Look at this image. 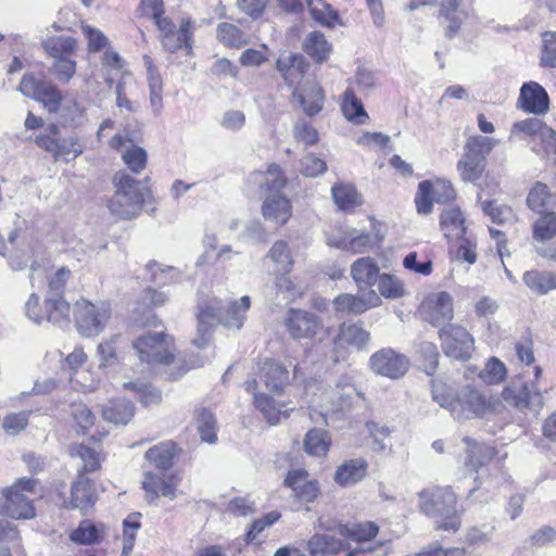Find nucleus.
<instances>
[{
  "label": "nucleus",
  "instance_id": "30",
  "mask_svg": "<svg viewBox=\"0 0 556 556\" xmlns=\"http://www.w3.org/2000/svg\"><path fill=\"white\" fill-rule=\"evenodd\" d=\"M293 97L307 116H315L321 112L325 103V91L315 79L307 80L295 88Z\"/></svg>",
  "mask_w": 556,
  "mask_h": 556
},
{
  "label": "nucleus",
  "instance_id": "29",
  "mask_svg": "<svg viewBox=\"0 0 556 556\" xmlns=\"http://www.w3.org/2000/svg\"><path fill=\"white\" fill-rule=\"evenodd\" d=\"M369 473L365 457L344 459L333 472V481L341 488H351L364 481Z\"/></svg>",
  "mask_w": 556,
  "mask_h": 556
},
{
  "label": "nucleus",
  "instance_id": "63",
  "mask_svg": "<svg viewBox=\"0 0 556 556\" xmlns=\"http://www.w3.org/2000/svg\"><path fill=\"white\" fill-rule=\"evenodd\" d=\"M223 302L216 298L199 305L197 314L198 321L202 325L222 324Z\"/></svg>",
  "mask_w": 556,
  "mask_h": 556
},
{
  "label": "nucleus",
  "instance_id": "62",
  "mask_svg": "<svg viewBox=\"0 0 556 556\" xmlns=\"http://www.w3.org/2000/svg\"><path fill=\"white\" fill-rule=\"evenodd\" d=\"M126 390L132 391L137 400L144 406L159 404L162 400L161 392L147 383L127 382L124 384Z\"/></svg>",
  "mask_w": 556,
  "mask_h": 556
},
{
  "label": "nucleus",
  "instance_id": "18",
  "mask_svg": "<svg viewBox=\"0 0 556 556\" xmlns=\"http://www.w3.org/2000/svg\"><path fill=\"white\" fill-rule=\"evenodd\" d=\"M419 509L427 517H438L457 506L458 498L451 486H430L418 493Z\"/></svg>",
  "mask_w": 556,
  "mask_h": 556
},
{
  "label": "nucleus",
  "instance_id": "27",
  "mask_svg": "<svg viewBox=\"0 0 556 556\" xmlns=\"http://www.w3.org/2000/svg\"><path fill=\"white\" fill-rule=\"evenodd\" d=\"M333 529L349 545L355 543V548L361 549L359 553L366 551L362 546L374 541L380 531L379 526L374 521L338 523Z\"/></svg>",
  "mask_w": 556,
  "mask_h": 556
},
{
  "label": "nucleus",
  "instance_id": "19",
  "mask_svg": "<svg viewBox=\"0 0 556 556\" xmlns=\"http://www.w3.org/2000/svg\"><path fill=\"white\" fill-rule=\"evenodd\" d=\"M369 365L377 375L390 379H400L408 371L410 362L405 354L384 348L370 356Z\"/></svg>",
  "mask_w": 556,
  "mask_h": 556
},
{
  "label": "nucleus",
  "instance_id": "57",
  "mask_svg": "<svg viewBox=\"0 0 556 556\" xmlns=\"http://www.w3.org/2000/svg\"><path fill=\"white\" fill-rule=\"evenodd\" d=\"M148 85L150 89V103L160 112L162 109L163 79L151 60L147 61Z\"/></svg>",
  "mask_w": 556,
  "mask_h": 556
},
{
  "label": "nucleus",
  "instance_id": "26",
  "mask_svg": "<svg viewBox=\"0 0 556 556\" xmlns=\"http://www.w3.org/2000/svg\"><path fill=\"white\" fill-rule=\"evenodd\" d=\"M517 108L535 115H544L549 110V97L536 81L525 83L517 99Z\"/></svg>",
  "mask_w": 556,
  "mask_h": 556
},
{
  "label": "nucleus",
  "instance_id": "13",
  "mask_svg": "<svg viewBox=\"0 0 556 556\" xmlns=\"http://www.w3.org/2000/svg\"><path fill=\"white\" fill-rule=\"evenodd\" d=\"M475 0H439L435 17L444 23L443 34L454 39L462 30L466 21L473 15Z\"/></svg>",
  "mask_w": 556,
  "mask_h": 556
},
{
  "label": "nucleus",
  "instance_id": "43",
  "mask_svg": "<svg viewBox=\"0 0 556 556\" xmlns=\"http://www.w3.org/2000/svg\"><path fill=\"white\" fill-rule=\"evenodd\" d=\"M71 455L78 456L83 460V466L77 471L78 475L88 476V473L99 471L102 468L104 455L84 443L74 444L71 448Z\"/></svg>",
  "mask_w": 556,
  "mask_h": 556
},
{
  "label": "nucleus",
  "instance_id": "24",
  "mask_svg": "<svg viewBox=\"0 0 556 556\" xmlns=\"http://www.w3.org/2000/svg\"><path fill=\"white\" fill-rule=\"evenodd\" d=\"M180 481L181 477L178 472L160 476L148 471L144 473L142 489L146 491L150 502L161 496L174 500L177 496V486Z\"/></svg>",
  "mask_w": 556,
  "mask_h": 556
},
{
  "label": "nucleus",
  "instance_id": "23",
  "mask_svg": "<svg viewBox=\"0 0 556 556\" xmlns=\"http://www.w3.org/2000/svg\"><path fill=\"white\" fill-rule=\"evenodd\" d=\"M363 292L362 295L351 293L339 294L333 300L334 311L340 314L359 315L381 305V298L374 289Z\"/></svg>",
  "mask_w": 556,
  "mask_h": 556
},
{
  "label": "nucleus",
  "instance_id": "51",
  "mask_svg": "<svg viewBox=\"0 0 556 556\" xmlns=\"http://www.w3.org/2000/svg\"><path fill=\"white\" fill-rule=\"evenodd\" d=\"M312 17L319 24L333 28L341 24L338 12L325 0H305Z\"/></svg>",
  "mask_w": 556,
  "mask_h": 556
},
{
  "label": "nucleus",
  "instance_id": "61",
  "mask_svg": "<svg viewBox=\"0 0 556 556\" xmlns=\"http://www.w3.org/2000/svg\"><path fill=\"white\" fill-rule=\"evenodd\" d=\"M122 160L131 173L138 175L147 167L148 155L143 148L132 144L123 151Z\"/></svg>",
  "mask_w": 556,
  "mask_h": 556
},
{
  "label": "nucleus",
  "instance_id": "55",
  "mask_svg": "<svg viewBox=\"0 0 556 556\" xmlns=\"http://www.w3.org/2000/svg\"><path fill=\"white\" fill-rule=\"evenodd\" d=\"M217 38L223 45L232 49H240L248 42L244 33L228 22H223L217 26Z\"/></svg>",
  "mask_w": 556,
  "mask_h": 556
},
{
  "label": "nucleus",
  "instance_id": "54",
  "mask_svg": "<svg viewBox=\"0 0 556 556\" xmlns=\"http://www.w3.org/2000/svg\"><path fill=\"white\" fill-rule=\"evenodd\" d=\"M136 14L140 20L152 21L155 27L169 17L165 15L164 0H140Z\"/></svg>",
  "mask_w": 556,
  "mask_h": 556
},
{
  "label": "nucleus",
  "instance_id": "33",
  "mask_svg": "<svg viewBox=\"0 0 556 556\" xmlns=\"http://www.w3.org/2000/svg\"><path fill=\"white\" fill-rule=\"evenodd\" d=\"M463 442L466 444L465 466L471 471L478 472L497 455V450L494 446L480 443L470 437H464Z\"/></svg>",
  "mask_w": 556,
  "mask_h": 556
},
{
  "label": "nucleus",
  "instance_id": "22",
  "mask_svg": "<svg viewBox=\"0 0 556 556\" xmlns=\"http://www.w3.org/2000/svg\"><path fill=\"white\" fill-rule=\"evenodd\" d=\"M257 376L268 392L274 395H282L291 384L288 368L273 358H266L258 364Z\"/></svg>",
  "mask_w": 556,
  "mask_h": 556
},
{
  "label": "nucleus",
  "instance_id": "40",
  "mask_svg": "<svg viewBox=\"0 0 556 556\" xmlns=\"http://www.w3.org/2000/svg\"><path fill=\"white\" fill-rule=\"evenodd\" d=\"M440 227L448 241L464 238L466 226L462 211L458 207L444 210L440 215Z\"/></svg>",
  "mask_w": 556,
  "mask_h": 556
},
{
  "label": "nucleus",
  "instance_id": "60",
  "mask_svg": "<svg viewBox=\"0 0 556 556\" xmlns=\"http://www.w3.org/2000/svg\"><path fill=\"white\" fill-rule=\"evenodd\" d=\"M270 258L276 263V271L279 274H288L293 267V258L286 241H276L269 250Z\"/></svg>",
  "mask_w": 556,
  "mask_h": 556
},
{
  "label": "nucleus",
  "instance_id": "53",
  "mask_svg": "<svg viewBox=\"0 0 556 556\" xmlns=\"http://www.w3.org/2000/svg\"><path fill=\"white\" fill-rule=\"evenodd\" d=\"M71 415L77 433L88 434L94 427L97 417L85 403H73Z\"/></svg>",
  "mask_w": 556,
  "mask_h": 556
},
{
  "label": "nucleus",
  "instance_id": "3",
  "mask_svg": "<svg viewBox=\"0 0 556 556\" xmlns=\"http://www.w3.org/2000/svg\"><path fill=\"white\" fill-rule=\"evenodd\" d=\"M24 126L26 130L42 129L35 136L34 143L40 150L50 154L54 162L75 160L85 150L84 143L77 135L63 137L59 124L49 123L45 125V119L31 111L27 113Z\"/></svg>",
  "mask_w": 556,
  "mask_h": 556
},
{
  "label": "nucleus",
  "instance_id": "37",
  "mask_svg": "<svg viewBox=\"0 0 556 556\" xmlns=\"http://www.w3.org/2000/svg\"><path fill=\"white\" fill-rule=\"evenodd\" d=\"M262 214L265 219L279 226L286 225L292 217L291 201L283 194L265 197L262 204Z\"/></svg>",
  "mask_w": 556,
  "mask_h": 556
},
{
  "label": "nucleus",
  "instance_id": "35",
  "mask_svg": "<svg viewBox=\"0 0 556 556\" xmlns=\"http://www.w3.org/2000/svg\"><path fill=\"white\" fill-rule=\"evenodd\" d=\"M180 453V447L174 441H163L151 446L146 453L144 458L151 466L160 471H168L173 468L176 457Z\"/></svg>",
  "mask_w": 556,
  "mask_h": 556
},
{
  "label": "nucleus",
  "instance_id": "59",
  "mask_svg": "<svg viewBox=\"0 0 556 556\" xmlns=\"http://www.w3.org/2000/svg\"><path fill=\"white\" fill-rule=\"evenodd\" d=\"M140 519V513H131L123 521V556H128L135 546L137 532L141 527Z\"/></svg>",
  "mask_w": 556,
  "mask_h": 556
},
{
  "label": "nucleus",
  "instance_id": "34",
  "mask_svg": "<svg viewBox=\"0 0 556 556\" xmlns=\"http://www.w3.org/2000/svg\"><path fill=\"white\" fill-rule=\"evenodd\" d=\"M380 276V268L377 262L370 256H363L355 260L351 265V277L358 291L372 289Z\"/></svg>",
  "mask_w": 556,
  "mask_h": 556
},
{
  "label": "nucleus",
  "instance_id": "11",
  "mask_svg": "<svg viewBox=\"0 0 556 556\" xmlns=\"http://www.w3.org/2000/svg\"><path fill=\"white\" fill-rule=\"evenodd\" d=\"M156 29L160 33V42L168 52L175 53L181 49H186L188 54L192 52L195 24L191 17H182L179 21L178 27L173 18L168 17L161 22Z\"/></svg>",
  "mask_w": 556,
  "mask_h": 556
},
{
  "label": "nucleus",
  "instance_id": "16",
  "mask_svg": "<svg viewBox=\"0 0 556 556\" xmlns=\"http://www.w3.org/2000/svg\"><path fill=\"white\" fill-rule=\"evenodd\" d=\"M283 324L294 340H314L324 329L318 315L301 308H289Z\"/></svg>",
  "mask_w": 556,
  "mask_h": 556
},
{
  "label": "nucleus",
  "instance_id": "32",
  "mask_svg": "<svg viewBox=\"0 0 556 556\" xmlns=\"http://www.w3.org/2000/svg\"><path fill=\"white\" fill-rule=\"evenodd\" d=\"M108 534V528L103 522H96L92 519H83L73 529L68 538L72 543L81 546L99 545Z\"/></svg>",
  "mask_w": 556,
  "mask_h": 556
},
{
  "label": "nucleus",
  "instance_id": "10",
  "mask_svg": "<svg viewBox=\"0 0 556 556\" xmlns=\"http://www.w3.org/2000/svg\"><path fill=\"white\" fill-rule=\"evenodd\" d=\"M457 198V192L446 178L435 177L418 184L414 198L416 211L420 215H429L433 211V204H450Z\"/></svg>",
  "mask_w": 556,
  "mask_h": 556
},
{
  "label": "nucleus",
  "instance_id": "50",
  "mask_svg": "<svg viewBox=\"0 0 556 556\" xmlns=\"http://www.w3.org/2000/svg\"><path fill=\"white\" fill-rule=\"evenodd\" d=\"M552 129L541 119L528 117L513 124L510 129V139L513 138H535L544 137Z\"/></svg>",
  "mask_w": 556,
  "mask_h": 556
},
{
  "label": "nucleus",
  "instance_id": "42",
  "mask_svg": "<svg viewBox=\"0 0 556 556\" xmlns=\"http://www.w3.org/2000/svg\"><path fill=\"white\" fill-rule=\"evenodd\" d=\"M45 52L52 60L75 56L78 41L71 36H52L42 42Z\"/></svg>",
  "mask_w": 556,
  "mask_h": 556
},
{
  "label": "nucleus",
  "instance_id": "39",
  "mask_svg": "<svg viewBox=\"0 0 556 556\" xmlns=\"http://www.w3.org/2000/svg\"><path fill=\"white\" fill-rule=\"evenodd\" d=\"M331 195L339 210L352 213L363 204L362 194L352 182L339 181L331 187Z\"/></svg>",
  "mask_w": 556,
  "mask_h": 556
},
{
  "label": "nucleus",
  "instance_id": "47",
  "mask_svg": "<svg viewBox=\"0 0 556 556\" xmlns=\"http://www.w3.org/2000/svg\"><path fill=\"white\" fill-rule=\"evenodd\" d=\"M331 49L332 47L327 41L325 35L318 30L309 33L303 42L304 52L318 64L329 58Z\"/></svg>",
  "mask_w": 556,
  "mask_h": 556
},
{
  "label": "nucleus",
  "instance_id": "46",
  "mask_svg": "<svg viewBox=\"0 0 556 556\" xmlns=\"http://www.w3.org/2000/svg\"><path fill=\"white\" fill-rule=\"evenodd\" d=\"M523 282L536 294H546L556 289V275L547 270L532 269L523 274Z\"/></svg>",
  "mask_w": 556,
  "mask_h": 556
},
{
  "label": "nucleus",
  "instance_id": "12",
  "mask_svg": "<svg viewBox=\"0 0 556 556\" xmlns=\"http://www.w3.org/2000/svg\"><path fill=\"white\" fill-rule=\"evenodd\" d=\"M443 353L455 361L467 362L475 351L472 334L458 324H446L439 332Z\"/></svg>",
  "mask_w": 556,
  "mask_h": 556
},
{
  "label": "nucleus",
  "instance_id": "20",
  "mask_svg": "<svg viewBox=\"0 0 556 556\" xmlns=\"http://www.w3.org/2000/svg\"><path fill=\"white\" fill-rule=\"evenodd\" d=\"M369 332L356 324L343 323L332 340L333 362L344 359L352 349L362 350L369 341Z\"/></svg>",
  "mask_w": 556,
  "mask_h": 556
},
{
  "label": "nucleus",
  "instance_id": "52",
  "mask_svg": "<svg viewBox=\"0 0 556 556\" xmlns=\"http://www.w3.org/2000/svg\"><path fill=\"white\" fill-rule=\"evenodd\" d=\"M101 67L105 81L113 85L115 77L122 76L126 71V61L113 49H106L101 56Z\"/></svg>",
  "mask_w": 556,
  "mask_h": 556
},
{
  "label": "nucleus",
  "instance_id": "48",
  "mask_svg": "<svg viewBox=\"0 0 556 556\" xmlns=\"http://www.w3.org/2000/svg\"><path fill=\"white\" fill-rule=\"evenodd\" d=\"M355 229L349 236H343L334 242V247L351 252L362 254L375 247L374 237L370 232L355 233Z\"/></svg>",
  "mask_w": 556,
  "mask_h": 556
},
{
  "label": "nucleus",
  "instance_id": "14",
  "mask_svg": "<svg viewBox=\"0 0 556 556\" xmlns=\"http://www.w3.org/2000/svg\"><path fill=\"white\" fill-rule=\"evenodd\" d=\"M543 369L541 366H534V378L531 383L529 382H513L502 390V399L518 410H526L531 408L533 401L538 402V407H543V396L538 390L536 383L542 377Z\"/></svg>",
  "mask_w": 556,
  "mask_h": 556
},
{
  "label": "nucleus",
  "instance_id": "38",
  "mask_svg": "<svg viewBox=\"0 0 556 556\" xmlns=\"http://www.w3.org/2000/svg\"><path fill=\"white\" fill-rule=\"evenodd\" d=\"M100 413L102 418L111 424L126 425L135 415V406L127 399L113 397L102 405Z\"/></svg>",
  "mask_w": 556,
  "mask_h": 556
},
{
  "label": "nucleus",
  "instance_id": "31",
  "mask_svg": "<svg viewBox=\"0 0 556 556\" xmlns=\"http://www.w3.org/2000/svg\"><path fill=\"white\" fill-rule=\"evenodd\" d=\"M251 177L254 178V182H258V188L265 197L282 194L288 185V177L276 163L268 164L265 170H254Z\"/></svg>",
  "mask_w": 556,
  "mask_h": 556
},
{
  "label": "nucleus",
  "instance_id": "36",
  "mask_svg": "<svg viewBox=\"0 0 556 556\" xmlns=\"http://www.w3.org/2000/svg\"><path fill=\"white\" fill-rule=\"evenodd\" d=\"M276 68L286 83L293 85L308 72L309 63L300 53H289L277 59Z\"/></svg>",
  "mask_w": 556,
  "mask_h": 556
},
{
  "label": "nucleus",
  "instance_id": "2",
  "mask_svg": "<svg viewBox=\"0 0 556 556\" xmlns=\"http://www.w3.org/2000/svg\"><path fill=\"white\" fill-rule=\"evenodd\" d=\"M433 400L440 406L448 409L458 418H482L494 414L501 406V401L494 395H488L472 386H466L453 392L443 384H437L432 389Z\"/></svg>",
  "mask_w": 556,
  "mask_h": 556
},
{
  "label": "nucleus",
  "instance_id": "8",
  "mask_svg": "<svg viewBox=\"0 0 556 556\" xmlns=\"http://www.w3.org/2000/svg\"><path fill=\"white\" fill-rule=\"evenodd\" d=\"M18 90L39 102L50 114L59 113L64 101L63 91L53 81L34 73L23 75Z\"/></svg>",
  "mask_w": 556,
  "mask_h": 556
},
{
  "label": "nucleus",
  "instance_id": "6",
  "mask_svg": "<svg viewBox=\"0 0 556 556\" xmlns=\"http://www.w3.org/2000/svg\"><path fill=\"white\" fill-rule=\"evenodd\" d=\"M38 484V479L23 477L0 489V516L11 520L34 519L37 510L31 497Z\"/></svg>",
  "mask_w": 556,
  "mask_h": 556
},
{
  "label": "nucleus",
  "instance_id": "44",
  "mask_svg": "<svg viewBox=\"0 0 556 556\" xmlns=\"http://www.w3.org/2000/svg\"><path fill=\"white\" fill-rule=\"evenodd\" d=\"M331 446V438L326 430L309 429L303 441V447L307 455L314 457H326Z\"/></svg>",
  "mask_w": 556,
  "mask_h": 556
},
{
  "label": "nucleus",
  "instance_id": "28",
  "mask_svg": "<svg viewBox=\"0 0 556 556\" xmlns=\"http://www.w3.org/2000/svg\"><path fill=\"white\" fill-rule=\"evenodd\" d=\"M311 556H337L345 552L346 556H356L361 549L352 548L343 539L324 533H316L306 543Z\"/></svg>",
  "mask_w": 556,
  "mask_h": 556
},
{
  "label": "nucleus",
  "instance_id": "4",
  "mask_svg": "<svg viewBox=\"0 0 556 556\" xmlns=\"http://www.w3.org/2000/svg\"><path fill=\"white\" fill-rule=\"evenodd\" d=\"M497 142L496 139L482 135H472L466 139L463 154L456 163L462 181L480 185L489 178L488 156Z\"/></svg>",
  "mask_w": 556,
  "mask_h": 556
},
{
  "label": "nucleus",
  "instance_id": "41",
  "mask_svg": "<svg viewBox=\"0 0 556 556\" xmlns=\"http://www.w3.org/2000/svg\"><path fill=\"white\" fill-rule=\"evenodd\" d=\"M340 106L343 116L355 125H363L369 119L362 100L357 98L352 88H348L343 92Z\"/></svg>",
  "mask_w": 556,
  "mask_h": 556
},
{
  "label": "nucleus",
  "instance_id": "9",
  "mask_svg": "<svg viewBox=\"0 0 556 556\" xmlns=\"http://www.w3.org/2000/svg\"><path fill=\"white\" fill-rule=\"evenodd\" d=\"M141 362L157 365H170L175 361V339L165 332L147 333L134 342Z\"/></svg>",
  "mask_w": 556,
  "mask_h": 556
},
{
  "label": "nucleus",
  "instance_id": "17",
  "mask_svg": "<svg viewBox=\"0 0 556 556\" xmlns=\"http://www.w3.org/2000/svg\"><path fill=\"white\" fill-rule=\"evenodd\" d=\"M283 486L291 490L295 502L311 504L321 495L319 481L313 479L304 468L290 469L285 476Z\"/></svg>",
  "mask_w": 556,
  "mask_h": 556
},
{
  "label": "nucleus",
  "instance_id": "25",
  "mask_svg": "<svg viewBox=\"0 0 556 556\" xmlns=\"http://www.w3.org/2000/svg\"><path fill=\"white\" fill-rule=\"evenodd\" d=\"M244 389L248 393L253 395L255 408L262 413L268 424L277 425L282 418L289 417V412L282 409L285 404H279L270 395L258 392L256 378L247 380L244 382Z\"/></svg>",
  "mask_w": 556,
  "mask_h": 556
},
{
  "label": "nucleus",
  "instance_id": "64",
  "mask_svg": "<svg viewBox=\"0 0 556 556\" xmlns=\"http://www.w3.org/2000/svg\"><path fill=\"white\" fill-rule=\"evenodd\" d=\"M542 41L541 66L556 68V31H545Z\"/></svg>",
  "mask_w": 556,
  "mask_h": 556
},
{
  "label": "nucleus",
  "instance_id": "56",
  "mask_svg": "<svg viewBox=\"0 0 556 556\" xmlns=\"http://www.w3.org/2000/svg\"><path fill=\"white\" fill-rule=\"evenodd\" d=\"M376 285L378 287L379 296L399 299L405 294L403 281L392 274H380Z\"/></svg>",
  "mask_w": 556,
  "mask_h": 556
},
{
  "label": "nucleus",
  "instance_id": "15",
  "mask_svg": "<svg viewBox=\"0 0 556 556\" xmlns=\"http://www.w3.org/2000/svg\"><path fill=\"white\" fill-rule=\"evenodd\" d=\"M421 319L438 327L454 318V301L447 291L427 294L418 307Z\"/></svg>",
  "mask_w": 556,
  "mask_h": 556
},
{
  "label": "nucleus",
  "instance_id": "58",
  "mask_svg": "<svg viewBox=\"0 0 556 556\" xmlns=\"http://www.w3.org/2000/svg\"><path fill=\"white\" fill-rule=\"evenodd\" d=\"M48 321L53 324H68L71 321V313L73 312L70 303L63 295L47 299Z\"/></svg>",
  "mask_w": 556,
  "mask_h": 556
},
{
  "label": "nucleus",
  "instance_id": "5",
  "mask_svg": "<svg viewBox=\"0 0 556 556\" xmlns=\"http://www.w3.org/2000/svg\"><path fill=\"white\" fill-rule=\"evenodd\" d=\"M115 192L109 200L110 212L119 219H131L138 216L147 200L151 198V189L142 181L119 172L114 177Z\"/></svg>",
  "mask_w": 556,
  "mask_h": 556
},
{
  "label": "nucleus",
  "instance_id": "45",
  "mask_svg": "<svg viewBox=\"0 0 556 556\" xmlns=\"http://www.w3.org/2000/svg\"><path fill=\"white\" fill-rule=\"evenodd\" d=\"M194 424L203 442L214 444L217 441V422L214 414L205 407L194 409Z\"/></svg>",
  "mask_w": 556,
  "mask_h": 556
},
{
  "label": "nucleus",
  "instance_id": "49",
  "mask_svg": "<svg viewBox=\"0 0 556 556\" xmlns=\"http://www.w3.org/2000/svg\"><path fill=\"white\" fill-rule=\"evenodd\" d=\"M251 301L248 295L238 301H231L227 305L223 304L222 324L226 327L241 328L244 320V313L250 308Z\"/></svg>",
  "mask_w": 556,
  "mask_h": 556
},
{
  "label": "nucleus",
  "instance_id": "7",
  "mask_svg": "<svg viewBox=\"0 0 556 556\" xmlns=\"http://www.w3.org/2000/svg\"><path fill=\"white\" fill-rule=\"evenodd\" d=\"M112 316L109 302L94 304L87 299H79L73 306V318L78 332L84 337L101 333Z\"/></svg>",
  "mask_w": 556,
  "mask_h": 556
},
{
  "label": "nucleus",
  "instance_id": "21",
  "mask_svg": "<svg viewBox=\"0 0 556 556\" xmlns=\"http://www.w3.org/2000/svg\"><path fill=\"white\" fill-rule=\"evenodd\" d=\"M98 501L96 483L88 476L78 475L71 484L70 500L61 505L64 509H79L86 515L90 511Z\"/></svg>",
  "mask_w": 556,
  "mask_h": 556
},
{
  "label": "nucleus",
  "instance_id": "1",
  "mask_svg": "<svg viewBox=\"0 0 556 556\" xmlns=\"http://www.w3.org/2000/svg\"><path fill=\"white\" fill-rule=\"evenodd\" d=\"M526 204L539 214L531 225L532 239L541 244L538 253L546 260L556 261V241L545 247L556 238V212L551 211L556 205V193L546 184L536 181L528 192Z\"/></svg>",
  "mask_w": 556,
  "mask_h": 556
}]
</instances>
